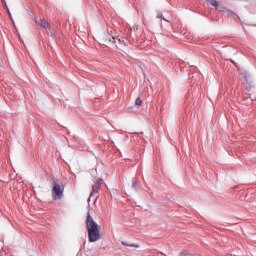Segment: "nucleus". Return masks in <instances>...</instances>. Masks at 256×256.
<instances>
[{
  "mask_svg": "<svg viewBox=\"0 0 256 256\" xmlns=\"http://www.w3.org/2000/svg\"><path fill=\"white\" fill-rule=\"evenodd\" d=\"M86 227L88 231L89 243H97V241L101 239V228L99 227V224L93 220L90 213L87 214Z\"/></svg>",
  "mask_w": 256,
  "mask_h": 256,
  "instance_id": "nucleus-1",
  "label": "nucleus"
},
{
  "mask_svg": "<svg viewBox=\"0 0 256 256\" xmlns=\"http://www.w3.org/2000/svg\"><path fill=\"white\" fill-rule=\"evenodd\" d=\"M64 191L65 186L57 183L55 180L52 182V197L54 201H60V199H63Z\"/></svg>",
  "mask_w": 256,
  "mask_h": 256,
  "instance_id": "nucleus-2",
  "label": "nucleus"
},
{
  "mask_svg": "<svg viewBox=\"0 0 256 256\" xmlns=\"http://www.w3.org/2000/svg\"><path fill=\"white\" fill-rule=\"evenodd\" d=\"M36 24L39 25V27H42L45 29L47 35H50V37H53V29L51 28V25L49 22H47L45 19H40L35 21Z\"/></svg>",
  "mask_w": 256,
  "mask_h": 256,
  "instance_id": "nucleus-3",
  "label": "nucleus"
},
{
  "mask_svg": "<svg viewBox=\"0 0 256 256\" xmlns=\"http://www.w3.org/2000/svg\"><path fill=\"white\" fill-rule=\"evenodd\" d=\"M101 183H103V179L98 178L96 183L92 186V191L90 193V197L88 198V203L91 201V197H95L97 193H99V189L101 188Z\"/></svg>",
  "mask_w": 256,
  "mask_h": 256,
  "instance_id": "nucleus-4",
  "label": "nucleus"
},
{
  "mask_svg": "<svg viewBox=\"0 0 256 256\" xmlns=\"http://www.w3.org/2000/svg\"><path fill=\"white\" fill-rule=\"evenodd\" d=\"M122 245H124L125 247H135L136 249H139L138 244H128L127 242H122Z\"/></svg>",
  "mask_w": 256,
  "mask_h": 256,
  "instance_id": "nucleus-5",
  "label": "nucleus"
},
{
  "mask_svg": "<svg viewBox=\"0 0 256 256\" xmlns=\"http://www.w3.org/2000/svg\"><path fill=\"white\" fill-rule=\"evenodd\" d=\"M208 3H210L212 7H219V3H217V0H208Z\"/></svg>",
  "mask_w": 256,
  "mask_h": 256,
  "instance_id": "nucleus-6",
  "label": "nucleus"
},
{
  "mask_svg": "<svg viewBox=\"0 0 256 256\" xmlns=\"http://www.w3.org/2000/svg\"><path fill=\"white\" fill-rule=\"evenodd\" d=\"M132 189H134V191H137V181H135V178L132 179Z\"/></svg>",
  "mask_w": 256,
  "mask_h": 256,
  "instance_id": "nucleus-7",
  "label": "nucleus"
},
{
  "mask_svg": "<svg viewBox=\"0 0 256 256\" xmlns=\"http://www.w3.org/2000/svg\"><path fill=\"white\" fill-rule=\"evenodd\" d=\"M135 104L138 105V107H141V105H143V100H141V98H137Z\"/></svg>",
  "mask_w": 256,
  "mask_h": 256,
  "instance_id": "nucleus-8",
  "label": "nucleus"
},
{
  "mask_svg": "<svg viewBox=\"0 0 256 256\" xmlns=\"http://www.w3.org/2000/svg\"><path fill=\"white\" fill-rule=\"evenodd\" d=\"M157 18H158V19H163V21H168L167 19H165V18L163 17V13H161V12H158V13H157Z\"/></svg>",
  "mask_w": 256,
  "mask_h": 256,
  "instance_id": "nucleus-9",
  "label": "nucleus"
},
{
  "mask_svg": "<svg viewBox=\"0 0 256 256\" xmlns=\"http://www.w3.org/2000/svg\"><path fill=\"white\" fill-rule=\"evenodd\" d=\"M187 255H189V251L187 250L179 253V256H187Z\"/></svg>",
  "mask_w": 256,
  "mask_h": 256,
  "instance_id": "nucleus-10",
  "label": "nucleus"
},
{
  "mask_svg": "<svg viewBox=\"0 0 256 256\" xmlns=\"http://www.w3.org/2000/svg\"><path fill=\"white\" fill-rule=\"evenodd\" d=\"M6 11H9V6H7V2L4 4Z\"/></svg>",
  "mask_w": 256,
  "mask_h": 256,
  "instance_id": "nucleus-11",
  "label": "nucleus"
},
{
  "mask_svg": "<svg viewBox=\"0 0 256 256\" xmlns=\"http://www.w3.org/2000/svg\"><path fill=\"white\" fill-rule=\"evenodd\" d=\"M227 15H228V17H230L231 15H233V12L232 11H228Z\"/></svg>",
  "mask_w": 256,
  "mask_h": 256,
  "instance_id": "nucleus-12",
  "label": "nucleus"
},
{
  "mask_svg": "<svg viewBox=\"0 0 256 256\" xmlns=\"http://www.w3.org/2000/svg\"><path fill=\"white\" fill-rule=\"evenodd\" d=\"M244 77H245V79H248L249 74H245Z\"/></svg>",
  "mask_w": 256,
  "mask_h": 256,
  "instance_id": "nucleus-13",
  "label": "nucleus"
},
{
  "mask_svg": "<svg viewBox=\"0 0 256 256\" xmlns=\"http://www.w3.org/2000/svg\"><path fill=\"white\" fill-rule=\"evenodd\" d=\"M1 1H2L3 5H5V3H7L5 0H1Z\"/></svg>",
  "mask_w": 256,
  "mask_h": 256,
  "instance_id": "nucleus-14",
  "label": "nucleus"
},
{
  "mask_svg": "<svg viewBox=\"0 0 256 256\" xmlns=\"http://www.w3.org/2000/svg\"><path fill=\"white\" fill-rule=\"evenodd\" d=\"M8 15H9L10 19H13V17L11 16V13H9Z\"/></svg>",
  "mask_w": 256,
  "mask_h": 256,
  "instance_id": "nucleus-15",
  "label": "nucleus"
},
{
  "mask_svg": "<svg viewBox=\"0 0 256 256\" xmlns=\"http://www.w3.org/2000/svg\"><path fill=\"white\" fill-rule=\"evenodd\" d=\"M7 13H8V14L11 13V11L9 10V8H8V10H7Z\"/></svg>",
  "mask_w": 256,
  "mask_h": 256,
  "instance_id": "nucleus-16",
  "label": "nucleus"
}]
</instances>
